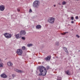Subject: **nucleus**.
<instances>
[{"mask_svg":"<svg viewBox=\"0 0 80 80\" xmlns=\"http://www.w3.org/2000/svg\"><path fill=\"white\" fill-rule=\"evenodd\" d=\"M39 71L40 72L39 74V76H45L47 74V69L46 68L42 66H40L39 67Z\"/></svg>","mask_w":80,"mask_h":80,"instance_id":"obj_1","label":"nucleus"},{"mask_svg":"<svg viewBox=\"0 0 80 80\" xmlns=\"http://www.w3.org/2000/svg\"><path fill=\"white\" fill-rule=\"evenodd\" d=\"M40 5V3H39V1H36L34 2L33 4V6L34 8H38L39 7V6Z\"/></svg>","mask_w":80,"mask_h":80,"instance_id":"obj_2","label":"nucleus"},{"mask_svg":"<svg viewBox=\"0 0 80 80\" xmlns=\"http://www.w3.org/2000/svg\"><path fill=\"white\" fill-rule=\"evenodd\" d=\"M55 18L53 17H51L48 18V21L51 24H53L54 22H55Z\"/></svg>","mask_w":80,"mask_h":80,"instance_id":"obj_3","label":"nucleus"},{"mask_svg":"<svg viewBox=\"0 0 80 80\" xmlns=\"http://www.w3.org/2000/svg\"><path fill=\"white\" fill-rule=\"evenodd\" d=\"M16 53L18 55L22 56V53H23V51L21 49H18L17 50Z\"/></svg>","mask_w":80,"mask_h":80,"instance_id":"obj_4","label":"nucleus"},{"mask_svg":"<svg viewBox=\"0 0 80 80\" xmlns=\"http://www.w3.org/2000/svg\"><path fill=\"white\" fill-rule=\"evenodd\" d=\"M4 36L7 38H10L12 37V34L8 33H5Z\"/></svg>","mask_w":80,"mask_h":80,"instance_id":"obj_5","label":"nucleus"},{"mask_svg":"<svg viewBox=\"0 0 80 80\" xmlns=\"http://www.w3.org/2000/svg\"><path fill=\"white\" fill-rule=\"evenodd\" d=\"M15 36L17 39H19V38H20L22 37V36H21V34L20 33L16 34Z\"/></svg>","mask_w":80,"mask_h":80,"instance_id":"obj_6","label":"nucleus"},{"mask_svg":"<svg viewBox=\"0 0 80 80\" xmlns=\"http://www.w3.org/2000/svg\"><path fill=\"white\" fill-rule=\"evenodd\" d=\"M14 70L16 71V72H18V73H23V72H24L23 71L18 70L16 69H15Z\"/></svg>","mask_w":80,"mask_h":80,"instance_id":"obj_7","label":"nucleus"},{"mask_svg":"<svg viewBox=\"0 0 80 80\" xmlns=\"http://www.w3.org/2000/svg\"><path fill=\"white\" fill-rule=\"evenodd\" d=\"M20 34L22 35H25L26 34V32L24 30H22L20 32Z\"/></svg>","mask_w":80,"mask_h":80,"instance_id":"obj_8","label":"nucleus"},{"mask_svg":"<svg viewBox=\"0 0 80 80\" xmlns=\"http://www.w3.org/2000/svg\"><path fill=\"white\" fill-rule=\"evenodd\" d=\"M4 10H5V6L3 5L0 6V11H4Z\"/></svg>","mask_w":80,"mask_h":80,"instance_id":"obj_9","label":"nucleus"},{"mask_svg":"<svg viewBox=\"0 0 80 80\" xmlns=\"http://www.w3.org/2000/svg\"><path fill=\"white\" fill-rule=\"evenodd\" d=\"M1 77L2 78H5L7 77V76L5 74H2L1 75Z\"/></svg>","mask_w":80,"mask_h":80,"instance_id":"obj_10","label":"nucleus"},{"mask_svg":"<svg viewBox=\"0 0 80 80\" xmlns=\"http://www.w3.org/2000/svg\"><path fill=\"white\" fill-rule=\"evenodd\" d=\"M63 50H64V51L66 53H67V54H68V51L67 48L63 47Z\"/></svg>","mask_w":80,"mask_h":80,"instance_id":"obj_11","label":"nucleus"},{"mask_svg":"<svg viewBox=\"0 0 80 80\" xmlns=\"http://www.w3.org/2000/svg\"><path fill=\"white\" fill-rule=\"evenodd\" d=\"M36 28L37 29H40L42 28V26L40 25H38L36 26Z\"/></svg>","mask_w":80,"mask_h":80,"instance_id":"obj_12","label":"nucleus"},{"mask_svg":"<svg viewBox=\"0 0 80 80\" xmlns=\"http://www.w3.org/2000/svg\"><path fill=\"white\" fill-rule=\"evenodd\" d=\"M51 57L50 56H48L47 58H45V60H50Z\"/></svg>","mask_w":80,"mask_h":80,"instance_id":"obj_13","label":"nucleus"},{"mask_svg":"<svg viewBox=\"0 0 80 80\" xmlns=\"http://www.w3.org/2000/svg\"><path fill=\"white\" fill-rule=\"evenodd\" d=\"M66 72V74H67V75H70L71 74L70 72V71L69 70L67 71Z\"/></svg>","mask_w":80,"mask_h":80,"instance_id":"obj_14","label":"nucleus"},{"mask_svg":"<svg viewBox=\"0 0 80 80\" xmlns=\"http://www.w3.org/2000/svg\"><path fill=\"white\" fill-rule=\"evenodd\" d=\"M8 65L9 66H12V65L13 63H12L11 62H8L7 63Z\"/></svg>","mask_w":80,"mask_h":80,"instance_id":"obj_15","label":"nucleus"},{"mask_svg":"<svg viewBox=\"0 0 80 80\" xmlns=\"http://www.w3.org/2000/svg\"><path fill=\"white\" fill-rule=\"evenodd\" d=\"M27 47H31L32 46H33V44H29L27 45Z\"/></svg>","mask_w":80,"mask_h":80,"instance_id":"obj_16","label":"nucleus"},{"mask_svg":"<svg viewBox=\"0 0 80 80\" xmlns=\"http://www.w3.org/2000/svg\"><path fill=\"white\" fill-rule=\"evenodd\" d=\"M26 49V48L25 46H23L22 47V49L23 50H25Z\"/></svg>","mask_w":80,"mask_h":80,"instance_id":"obj_17","label":"nucleus"},{"mask_svg":"<svg viewBox=\"0 0 80 80\" xmlns=\"http://www.w3.org/2000/svg\"><path fill=\"white\" fill-rule=\"evenodd\" d=\"M57 80H62V78L59 77H58Z\"/></svg>","mask_w":80,"mask_h":80,"instance_id":"obj_18","label":"nucleus"},{"mask_svg":"<svg viewBox=\"0 0 80 80\" xmlns=\"http://www.w3.org/2000/svg\"><path fill=\"white\" fill-rule=\"evenodd\" d=\"M66 33H68V32H63V33H61V35H65V34H66Z\"/></svg>","mask_w":80,"mask_h":80,"instance_id":"obj_19","label":"nucleus"},{"mask_svg":"<svg viewBox=\"0 0 80 80\" xmlns=\"http://www.w3.org/2000/svg\"><path fill=\"white\" fill-rule=\"evenodd\" d=\"M62 5H63L66 4L67 3V2H65V1H63V2H62Z\"/></svg>","mask_w":80,"mask_h":80,"instance_id":"obj_20","label":"nucleus"},{"mask_svg":"<svg viewBox=\"0 0 80 80\" xmlns=\"http://www.w3.org/2000/svg\"><path fill=\"white\" fill-rule=\"evenodd\" d=\"M3 63L0 64V67H3Z\"/></svg>","mask_w":80,"mask_h":80,"instance_id":"obj_21","label":"nucleus"},{"mask_svg":"<svg viewBox=\"0 0 80 80\" xmlns=\"http://www.w3.org/2000/svg\"><path fill=\"white\" fill-rule=\"evenodd\" d=\"M46 68L47 70H49V69H50V67L48 66H47L46 67Z\"/></svg>","mask_w":80,"mask_h":80,"instance_id":"obj_22","label":"nucleus"},{"mask_svg":"<svg viewBox=\"0 0 80 80\" xmlns=\"http://www.w3.org/2000/svg\"><path fill=\"white\" fill-rule=\"evenodd\" d=\"M21 38L22 39V40H25V37H22Z\"/></svg>","mask_w":80,"mask_h":80,"instance_id":"obj_23","label":"nucleus"},{"mask_svg":"<svg viewBox=\"0 0 80 80\" xmlns=\"http://www.w3.org/2000/svg\"><path fill=\"white\" fill-rule=\"evenodd\" d=\"M56 44L57 45H59V42H56Z\"/></svg>","mask_w":80,"mask_h":80,"instance_id":"obj_24","label":"nucleus"},{"mask_svg":"<svg viewBox=\"0 0 80 80\" xmlns=\"http://www.w3.org/2000/svg\"><path fill=\"white\" fill-rule=\"evenodd\" d=\"M29 13H32V9H30L29 10Z\"/></svg>","mask_w":80,"mask_h":80,"instance_id":"obj_25","label":"nucleus"},{"mask_svg":"<svg viewBox=\"0 0 80 80\" xmlns=\"http://www.w3.org/2000/svg\"><path fill=\"white\" fill-rule=\"evenodd\" d=\"M76 37H77L78 38H80V36L78 35H76Z\"/></svg>","mask_w":80,"mask_h":80,"instance_id":"obj_26","label":"nucleus"},{"mask_svg":"<svg viewBox=\"0 0 80 80\" xmlns=\"http://www.w3.org/2000/svg\"><path fill=\"white\" fill-rule=\"evenodd\" d=\"M74 19V18H73V17H71V19L72 20H73Z\"/></svg>","mask_w":80,"mask_h":80,"instance_id":"obj_27","label":"nucleus"},{"mask_svg":"<svg viewBox=\"0 0 80 80\" xmlns=\"http://www.w3.org/2000/svg\"><path fill=\"white\" fill-rule=\"evenodd\" d=\"M76 19H78V16H76L75 17Z\"/></svg>","mask_w":80,"mask_h":80,"instance_id":"obj_28","label":"nucleus"},{"mask_svg":"<svg viewBox=\"0 0 80 80\" xmlns=\"http://www.w3.org/2000/svg\"><path fill=\"white\" fill-rule=\"evenodd\" d=\"M12 77L13 78H14V77H15V75H13V74L12 75Z\"/></svg>","mask_w":80,"mask_h":80,"instance_id":"obj_29","label":"nucleus"},{"mask_svg":"<svg viewBox=\"0 0 80 80\" xmlns=\"http://www.w3.org/2000/svg\"><path fill=\"white\" fill-rule=\"evenodd\" d=\"M17 11H18V12H20V10L19 9H17Z\"/></svg>","mask_w":80,"mask_h":80,"instance_id":"obj_30","label":"nucleus"},{"mask_svg":"<svg viewBox=\"0 0 80 80\" xmlns=\"http://www.w3.org/2000/svg\"><path fill=\"white\" fill-rule=\"evenodd\" d=\"M71 23H74V22L73 21H71Z\"/></svg>","mask_w":80,"mask_h":80,"instance_id":"obj_31","label":"nucleus"},{"mask_svg":"<svg viewBox=\"0 0 80 80\" xmlns=\"http://www.w3.org/2000/svg\"><path fill=\"white\" fill-rule=\"evenodd\" d=\"M53 7H56V5H54Z\"/></svg>","mask_w":80,"mask_h":80,"instance_id":"obj_32","label":"nucleus"},{"mask_svg":"<svg viewBox=\"0 0 80 80\" xmlns=\"http://www.w3.org/2000/svg\"><path fill=\"white\" fill-rule=\"evenodd\" d=\"M58 5H61V4H60V3H58Z\"/></svg>","mask_w":80,"mask_h":80,"instance_id":"obj_33","label":"nucleus"},{"mask_svg":"<svg viewBox=\"0 0 80 80\" xmlns=\"http://www.w3.org/2000/svg\"><path fill=\"white\" fill-rule=\"evenodd\" d=\"M1 62V59H0V62Z\"/></svg>","mask_w":80,"mask_h":80,"instance_id":"obj_34","label":"nucleus"},{"mask_svg":"<svg viewBox=\"0 0 80 80\" xmlns=\"http://www.w3.org/2000/svg\"><path fill=\"white\" fill-rule=\"evenodd\" d=\"M68 26H69V25H70V24H68Z\"/></svg>","mask_w":80,"mask_h":80,"instance_id":"obj_35","label":"nucleus"},{"mask_svg":"<svg viewBox=\"0 0 80 80\" xmlns=\"http://www.w3.org/2000/svg\"><path fill=\"white\" fill-rule=\"evenodd\" d=\"M39 80H41V79H39Z\"/></svg>","mask_w":80,"mask_h":80,"instance_id":"obj_36","label":"nucleus"}]
</instances>
